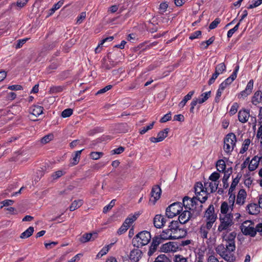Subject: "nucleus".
<instances>
[{
    "label": "nucleus",
    "instance_id": "1",
    "mask_svg": "<svg viewBox=\"0 0 262 262\" xmlns=\"http://www.w3.org/2000/svg\"><path fill=\"white\" fill-rule=\"evenodd\" d=\"M235 246H233L231 244H222L218 245L215 249L216 253L227 262L235 261Z\"/></svg>",
    "mask_w": 262,
    "mask_h": 262
},
{
    "label": "nucleus",
    "instance_id": "2",
    "mask_svg": "<svg viewBox=\"0 0 262 262\" xmlns=\"http://www.w3.org/2000/svg\"><path fill=\"white\" fill-rule=\"evenodd\" d=\"M151 240L150 233L144 230L138 233L132 239V244L137 248L147 245Z\"/></svg>",
    "mask_w": 262,
    "mask_h": 262
},
{
    "label": "nucleus",
    "instance_id": "3",
    "mask_svg": "<svg viewBox=\"0 0 262 262\" xmlns=\"http://www.w3.org/2000/svg\"><path fill=\"white\" fill-rule=\"evenodd\" d=\"M220 224L217 231L221 232L226 231L227 232L231 230V227L234 224L233 214L231 212L228 214L220 215L219 217Z\"/></svg>",
    "mask_w": 262,
    "mask_h": 262
},
{
    "label": "nucleus",
    "instance_id": "4",
    "mask_svg": "<svg viewBox=\"0 0 262 262\" xmlns=\"http://www.w3.org/2000/svg\"><path fill=\"white\" fill-rule=\"evenodd\" d=\"M182 210V204L181 202H174L166 208V215L168 218H172L179 214Z\"/></svg>",
    "mask_w": 262,
    "mask_h": 262
},
{
    "label": "nucleus",
    "instance_id": "5",
    "mask_svg": "<svg viewBox=\"0 0 262 262\" xmlns=\"http://www.w3.org/2000/svg\"><path fill=\"white\" fill-rule=\"evenodd\" d=\"M241 230L245 235L254 237L256 235L254 223L250 221H245L241 226Z\"/></svg>",
    "mask_w": 262,
    "mask_h": 262
},
{
    "label": "nucleus",
    "instance_id": "6",
    "mask_svg": "<svg viewBox=\"0 0 262 262\" xmlns=\"http://www.w3.org/2000/svg\"><path fill=\"white\" fill-rule=\"evenodd\" d=\"M179 231H182L183 232L182 235H172V232L171 230L167 229L163 230L162 233L159 235L163 240L171 239H178L185 237L187 235V231L185 229H180Z\"/></svg>",
    "mask_w": 262,
    "mask_h": 262
},
{
    "label": "nucleus",
    "instance_id": "7",
    "mask_svg": "<svg viewBox=\"0 0 262 262\" xmlns=\"http://www.w3.org/2000/svg\"><path fill=\"white\" fill-rule=\"evenodd\" d=\"M196 213H192L190 210H185L179 215L178 220L181 224H185L190 220H194L196 218Z\"/></svg>",
    "mask_w": 262,
    "mask_h": 262
},
{
    "label": "nucleus",
    "instance_id": "8",
    "mask_svg": "<svg viewBox=\"0 0 262 262\" xmlns=\"http://www.w3.org/2000/svg\"><path fill=\"white\" fill-rule=\"evenodd\" d=\"M161 189L159 185H155L151 191V198L149 202L152 203L153 205L155 204L156 202L160 199L161 194Z\"/></svg>",
    "mask_w": 262,
    "mask_h": 262
},
{
    "label": "nucleus",
    "instance_id": "9",
    "mask_svg": "<svg viewBox=\"0 0 262 262\" xmlns=\"http://www.w3.org/2000/svg\"><path fill=\"white\" fill-rule=\"evenodd\" d=\"M254 81L252 79L250 80L247 83L246 89L237 94V97L239 99H244L250 95L253 89Z\"/></svg>",
    "mask_w": 262,
    "mask_h": 262
},
{
    "label": "nucleus",
    "instance_id": "10",
    "mask_svg": "<svg viewBox=\"0 0 262 262\" xmlns=\"http://www.w3.org/2000/svg\"><path fill=\"white\" fill-rule=\"evenodd\" d=\"M178 249V245L177 243L169 242L166 244H163L160 247V251L167 253L171 251H176Z\"/></svg>",
    "mask_w": 262,
    "mask_h": 262
},
{
    "label": "nucleus",
    "instance_id": "11",
    "mask_svg": "<svg viewBox=\"0 0 262 262\" xmlns=\"http://www.w3.org/2000/svg\"><path fill=\"white\" fill-rule=\"evenodd\" d=\"M138 248H135L130 252L129 258L132 262H138L142 257L143 253Z\"/></svg>",
    "mask_w": 262,
    "mask_h": 262
},
{
    "label": "nucleus",
    "instance_id": "12",
    "mask_svg": "<svg viewBox=\"0 0 262 262\" xmlns=\"http://www.w3.org/2000/svg\"><path fill=\"white\" fill-rule=\"evenodd\" d=\"M167 221L166 217L161 214H157L154 219V225L157 228H162L163 227Z\"/></svg>",
    "mask_w": 262,
    "mask_h": 262
},
{
    "label": "nucleus",
    "instance_id": "13",
    "mask_svg": "<svg viewBox=\"0 0 262 262\" xmlns=\"http://www.w3.org/2000/svg\"><path fill=\"white\" fill-rule=\"evenodd\" d=\"M98 237L97 232L85 233L79 238V241L81 243H85L90 241H93Z\"/></svg>",
    "mask_w": 262,
    "mask_h": 262
},
{
    "label": "nucleus",
    "instance_id": "14",
    "mask_svg": "<svg viewBox=\"0 0 262 262\" xmlns=\"http://www.w3.org/2000/svg\"><path fill=\"white\" fill-rule=\"evenodd\" d=\"M250 117V110L243 109L240 110L238 113V120L243 123H246L248 121V118Z\"/></svg>",
    "mask_w": 262,
    "mask_h": 262
},
{
    "label": "nucleus",
    "instance_id": "15",
    "mask_svg": "<svg viewBox=\"0 0 262 262\" xmlns=\"http://www.w3.org/2000/svg\"><path fill=\"white\" fill-rule=\"evenodd\" d=\"M182 206L185 209L191 211V206L195 205V199L190 198L188 196H185L183 199Z\"/></svg>",
    "mask_w": 262,
    "mask_h": 262
},
{
    "label": "nucleus",
    "instance_id": "16",
    "mask_svg": "<svg viewBox=\"0 0 262 262\" xmlns=\"http://www.w3.org/2000/svg\"><path fill=\"white\" fill-rule=\"evenodd\" d=\"M260 208L261 207L258 204L251 203L247 205L246 210L250 214L255 215L260 212Z\"/></svg>",
    "mask_w": 262,
    "mask_h": 262
},
{
    "label": "nucleus",
    "instance_id": "17",
    "mask_svg": "<svg viewBox=\"0 0 262 262\" xmlns=\"http://www.w3.org/2000/svg\"><path fill=\"white\" fill-rule=\"evenodd\" d=\"M247 193L245 189H241L238 191L237 195L236 203L239 205H243L245 202Z\"/></svg>",
    "mask_w": 262,
    "mask_h": 262
},
{
    "label": "nucleus",
    "instance_id": "18",
    "mask_svg": "<svg viewBox=\"0 0 262 262\" xmlns=\"http://www.w3.org/2000/svg\"><path fill=\"white\" fill-rule=\"evenodd\" d=\"M198 201V200H195V205H193V207L191 206V211L192 212V213H196V217L200 215L202 211L203 207L202 205L203 203H201L200 202L199 203Z\"/></svg>",
    "mask_w": 262,
    "mask_h": 262
},
{
    "label": "nucleus",
    "instance_id": "19",
    "mask_svg": "<svg viewBox=\"0 0 262 262\" xmlns=\"http://www.w3.org/2000/svg\"><path fill=\"white\" fill-rule=\"evenodd\" d=\"M251 102L254 105L262 102V92L260 90H258L254 93L251 98Z\"/></svg>",
    "mask_w": 262,
    "mask_h": 262
},
{
    "label": "nucleus",
    "instance_id": "20",
    "mask_svg": "<svg viewBox=\"0 0 262 262\" xmlns=\"http://www.w3.org/2000/svg\"><path fill=\"white\" fill-rule=\"evenodd\" d=\"M259 162H260V159L259 156H254L250 162L248 166L249 170L251 171L255 170L257 168Z\"/></svg>",
    "mask_w": 262,
    "mask_h": 262
},
{
    "label": "nucleus",
    "instance_id": "21",
    "mask_svg": "<svg viewBox=\"0 0 262 262\" xmlns=\"http://www.w3.org/2000/svg\"><path fill=\"white\" fill-rule=\"evenodd\" d=\"M224 143H228L232 146H235L236 142V136L233 133H229L226 135L224 141Z\"/></svg>",
    "mask_w": 262,
    "mask_h": 262
},
{
    "label": "nucleus",
    "instance_id": "22",
    "mask_svg": "<svg viewBox=\"0 0 262 262\" xmlns=\"http://www.w3.org/2000/svg\"><path fill=\"white\" fill-rule=\"evenodd\" d=\"M202 192H195L196 195L195 196H193L192 199H195V200H198L201 203H205L208 199V193L207 192L206 193H201Z\"/></svg>",
    "mask_w": 262,
    "mask_h": 262
},
{
    "label": "nucleus",
    "instance_id": "23",
    "mask_svg": "<svg viewBox=\"0 0 262 262\" xmlns=\"http://www.w3.org/2000/svg\"><path fill=\"white\" fill-rule=\"evenodd\" d=\"M179 221H172L170 222V225L168 226L169 230H171V232L175 233L176 232L180 231L179 230Z\"/></svg>",
    "mask_w": 262,
    "mask_h": 262
},
{
    "label": "nucleus",
    "instance_id": "24",
    "mask_svg": "<svg viewBox=\"0 0 262 262\" xmlns=\"http://www.w3.org/2000/svg\"><path fill=\"white\" fill-rule=\"evenodd\" d=\"M43 107L39 105H34L30 108L31 114L37 117L43 113Z\"/></svg>",
    "mask_w": 262,
    "mask_h": 262
},
{
    "label": "nucleus",
    "instance_id": "25",
    "mask_svg": "<svg viewBox=\"0 0 262 262\" xmlns=\"http://www.w3.org/2000/svg\"><path fill=\"white\" fill-rule=\"evenodd\" d=\"M140 214L139 213H135L134 214H130L125 220L124 222V223L126 225H129V227H130V225L131 224H132L134 222H135L138 216H139Z\"/></svg>",
    "mask_w": 262,
    "mask_h": 262
},
{
    "label": "nucleus",
    "instance_id": "26",
    "mask_svg": "<svg viewBox=\"0 0 262 262\" xmlns=\"http://www.w3.org/2000/svg\"><path fill=\"white\" fill-rule=\"evenodd\" d=\"M194 92L193 91L189 92L183 98V99L179 103V106L181 108L183 107L187 102L189 100L193 95L194 94Z\"/></svg>",
    "mask_w": 262,
    "mask_h": 262
},
{
    "label": "nucleus",
    "instance_id": "27",
    "mask_svg": "<svg viewBox=\"0 0 262 262\" xmlns=\"http://www.w3.org/2000/svg\"><path fill=\"white\" fill-rule=\"evenodd\" d=\"M236 235V233L235 232H232L230 233L227 237V238L225 239V244H231L233 246H235V238Z\"/></svg>",
    "mask_w": 262,
    "mask_h": 262
},
{
    "label": "nucleus",
    "instance_id": "28",
    "mask_svg": "<svg viewBox=\"0 0 262 262\" xmlns=\"http://www.w3.org/2000/svg\"><path fill=\"white\" fill-rule=\"evenodd\" d=\"M242 175L240 174H238L236 178H235L231 183V185L230 186V187L229 190L228 194H230L232 192V191L235 189V188L236 186L237 185V184L239 182V180L240 178H241Z\"/></svg>",
    "mask_w": 262,
    "mask_h": 262
},
{
    "label": "nucleus",
    "instance_id": "29",
    "mask_svg": "<svg viewBox=\"0 0 262 262\" xmlns=\"http://www.w3.org/2000/svg\"><path fill=\"white\" fill-rule=\"evenodd\" d=\"M83 204L82 200H75L69 207L71 211H73L76 209L79 208Z\"/></svg>",
    "mask_w": 262,
    "mask_h": 262
},
{
    "label": "nucleus",
    "instance_id": "30",
    "mask_svg": "<svg viewBox=\"0 0 262 262\" xmlns=\"http://www.w3.org/2000/svg\"><path fill=\"white\" fill-rule=\"evenodd\" d=\"M34 230L33 227H29L26 231L23 232L20 237L21 238H26L31 236L33 233Z\"/></svg>",
    "mask_w": 262,
    "mask_h": 262
},
{
    "label": "nucleus",
    "instance_id": "31",
    "mask_svg": "<svg viewBox=\"0 0 262 262\" xmlns=\"http://www.w3.org/2000/svg\"><path fill=\"white\" fill-rule=\"evenodd\" d=\"M226 166L225 162L222 159L219 160L216 163V167L219 172H224L225 170Z\"/></svg>",
    "mask_w": 262,
    "mask_h": 262
},
{
    "label": "nucleus",
    "instance_id": "32",
    "mask_svg": "<svg viewBox=\"0 0 262 262\" xmlns=\"http://www.w3.org/2000/svg\"><path fill=\"white\" fill-rule=\"evenodd\" d=\"M64 89V86L58 85V86H52L50 88L49 93L50 94H56L58 93L61 92Z\"/></svg>",
    "mask_w": 262,
    "mask_h": 262
},
{
    "label": "nucleus",
    "instance_id": "33",
    "mask_svg": "<svg viewBox=\"0 0 262 262\" xmlns=\"http://www.w3.org/2000/svg\"><path fill=\"white\" fill-rule=\"evenodd\" d=\"M209 231L208 229L201 225L199 230V235L203 239L207 238Z\"/></svg>",
    "mask_w": 262,
    "mask_h": 262
},
{
    "label": "nucleus",
    "instance_id": "34",
    "mask_svg": "<svg viewBox=\"0 0 262 262\" xmlns=\"http://www.w3.org/2000/svg\"><path fill=\"white\" fill-rule=\"evenodd\" d=\"M64 1H60L56 4H54L53 6V7L50 9L49 11L50 13L48 15V16H50L52 15L56 10L59 9L63 4Z\"/></svg>",
    "mask_w": 262,
    "mask_h": 262
},
{
    "label": "nucleus",
    "instance_id": "35",
    "mask_svg": "<svg viewBox=\"0 0 262 262\" xmlns=\"http://www.w3.org/2000/svg\"><path fill=\"white\" fill-rule=\"evenodd\" d=\"M117 129L121 133H126L129 130V127L127 123H120L117 126Z\"/></svg>",
    "mask_w": 262,
    "mask_h": 262
},
{
    "label": "nucleus",
    "instance_id": "36",
    "mask_svg": "<svg viewBox=\"0 0 262 262\" xmlns=\"http://www.w3.org/2000/svg\"><path fill=\"white\" fill-rule=\"evenodd\" d=\"M154 262H172L165 254H160L157 257Z\"/></svg>",
    "mask_w": 262,
    "mask_h": 262
},
{
    "label": "nucleus",
    "instance_id": "37",
    "mask_svg": "<svg viewBox=\"0 0 262 262\" xmlns=\"http://www.w3.org/2000/svg\"><path fill=\"white\" fill-rule=\"evenodd\" d=\"M169 131L168 128L164 129L163 130L159 132L157 136L159 138V139L162 141L165 138L167 137L168 133Z\"/></svg>",
    "mask_w": 262,
    "mask_h": 262
},
{
    "label": "nucleus",
    "instance_id": "38",
    "mask_svg": "<svg viewBox=\"0 0 262 262\" xmlns=\"http://www.w3.org/2000/svg\"><path fill=\"white\" fill-rule=\"evenodd\" d=\"M205 187L201 182H197L194 186V192H202V193H206L207 191L204 190Z\"/></svg>",
    "mask_w": 262,
    "mask_h": 262
},
{
    "label": "nucleus",
    "instance_id": "39",
    "mask_svg": "<svg viewBox=\"0 0 262 262\" xmlns=\"http://www.w3.org/2000/svg\"><path fill=\"white\" fill-rule=\"evenodd\" d=\"M251 141L249 139H245L244 143L243 144V146L242 148L240 150L239 153L240 154H244L245 152H246L248 149V147L250 144Z\"/></svg>",
    "mask_w": 262,
    "mask_h": 262
},
{
    "label": "nucleus",
    "instance_id": "40",
    "mask_svg": "<svg viewBox=\"0 0 262 262\" xmlns=\"http://www.w3.org/2000/svg\"><path fill=\"white\" fill-rule=\"evenodd\" d=\"M229 209V207L228 203L226 202H223L221 206V212L222 215L228 214L227 212Z\"/></svg>",
    "mask_w": 262,
    "mask_h": 262
},
{
    "label": "nucleus",
    "instance_id": "41",
    "mask_svg": "<svg viewBox=\"0 0 262 262\" xmlns=\"http://www.w3.org/2000/svg\"><path fill=\"white\" fill-rule=\"evenodd\" d=\"M173 262H188L187 258L180 254L175 255L173 257Z\"/></svg>",
    "mask_w": 262,
    "mask_h": 262
},
{
    "label": "nucleus",
    "instance_id": "42",
    "mask_svg": "<svg viewBox=\"0 0 262 262\" xmlns=\"http://www.w3.org/2000/svg\"><path fill=\"white\" fill-rule=\"evenodd\" d=\"M82 150L76 151L75 153L74 157L73 158V162H72L73 165H75L78 164L79 161L80 155Z\"/></svg>",
    "mask_w": 262,
    "mask_h": 262
},
{
    "label": "nucleus",
    "instance_id": "43",
    "mask_svg": "<svg viewBox=\"0 0 262 262\" xmlns=\"http://www.w3.org/2000/svg\"><path fill=\"white\" fill-rule=\"evenodd\" d=\"M113 245V244H111L103 247L100 251V252L98 253L97 256H102L103 255L106 254L108 252L110 248L112 247V246Z\"/></svg>",
    "mask_w": 262,
    "mask_h": 262
},
{
    "label": "nucleus",
    "instance_id": "44",
    "mask_svg": "<svg viewBox=\"0 0 262 262\" xmlns=\"http://www.w3.org/2000/svg\"><path fill=\"white\" fill-rule=\"evenodd\" d=\"M73 112V110L72 108H67L63 110L61 113V117L63 118H67L71 116Z\"/></svg>",
    "mask_w": 262,
    "mask_h": 262
},
{
    "label": "nucleus",
    "instance_id": "45",
    "mask_svg": "<svg viewBox=\"0 0 262 262\" xmlns=\"http://www.w3.org/2000/svg\"><path fill=\"white\" fill-rule=\"evenodd\" d=\"M216 71L219 72L220 73H223L226 70V66L224 62L217 64L215 68Z\"/></svg>",
    "mask_w": 262,
    "mask_h": 262
},
{
    "label": "nucleus",
    "instance_id": "46",
    "mask_svg": "<svg viewBox=\"0 0 262 262\" xmlns=\"http://www.w3.org/2000/svg\"><path fill=\"white\" fill-rule=\"evenodd\" d=\"M66 173V172L63 170H58L56 172H54L52 174V177L53 178V180H56L59 178H60L61 176L64 175Z\"/></svg>",
    "mask_w": 262,
    "mask_h": 262
},
{
    "label": "nucleus",
    "instance_id": "47",
    "mask_svg": "<svg viewBox=\"0 0 262 262\" xmlns=\"http://www.w3.org/2000/svg\"><path fill=\"white\" fill-rule=\"evenodd\" d=\"M128 228L129 225H126L125 224L123 223L122 225L118 230L117 233L119 235H121L123 233H125Z\"/></svg>",
    "mask_w": 262,
    "mask_h": 262
},
{
    "label": "nucleus",
    "instance_id": "48",
    "mask_svg": "<svg viewBox=\"0 0 262 262\" xmlns=\"http://www.w3.org/2000/svg\"><path fill=\"white\" fill-rule=\"evenodd\" d=\"M204 187L206 191L208 188H209L210 190V193H213L215 192V186H213V184L212 182L204 183Z\"/></svg>",
    "mask_w": 262,
    "mask_h": 262
},
{
    "label": "nucleus",
    "instance_id": "49",
    "mask_svg": "<svg viewBox=\"0 0 262 262\" xmlns=\"http://www.w3.org/2000/svg\"><path fill=\"white\" fill-rule=\"evenodd\" d=\"M116 202V200H112L108 205L105 206L103 208V212L104 213H106L108 211L110 210L115 205V203Z\"/></svg>",
    "mask_w": 262,
    "mask_h": 262
},
{
    "label": "nucleus",
    "instance_id": "50",
    "mask_svg": "<svg viewBox=\"0 0 262 262\" xmlns=\"http://www.w3.org/2000/svg\"><path fill=\"white\" fill-rule=\"evenodd\" d=\"M103 154L102 152L93 151L91 152L90 157L93 160H98Z\"/></svg>",
    "mask_w": 262,
    "mask_h": 262
},
{
    "label": "nucleus",
    "instance_id": "51",
    "mask_svg": "<svg viewBox=\"0 0 262 262\" xmlns=\"http://www.w3.org/2000/svg\"><path fill=\"white\" fill-rule=\"evenodd\" d=\"M239 25H240V23H238L236 25H235V26L233 28L230 29L228 31V33H227V37L228 38L231 37V36L233 35V34L238 30Z\"/></svg>",
    "mask_w": 262,
    "mask_h": 262
},
{
    "label": "nucleus",
    "instance_id": "52",
    "mask_svg": "<svg viewBox=\"0 0 262 262\" xmlns=\"http://www.w3.org/2000/svg\"><path fill=\"white\" fill-rule=\"evenodd\" d=\"M53 138V135L52 134H49L44 136L41 139V142L43 144H46L49 142Z\"/></svg>",
    "mask_w": 262,
    "mask_h": 262
},
{
    "label": "nucleus",
    "instance_id": "53",
    "mask_svg": "<svg viewBox=\"0 0 262 262\" xmlns=\"http://www.w3.org/2000/svg\"><path fill=\"white\" fill-rule=\"evenodd\" d=\"M221 20L219 18H216L209 25V28L210 30L215 29L220 23Z\"/></svg>",
    "mask_w": 262,
    "mask_h": 262
},
{
    "label": "nucleus",
    "instance_id": "54",
    "mask_svg": "<svg viewBox=\"0 0 262 262\" xmlns=\"http://www.w3.org/2000/svg\"><path fill=\"white\" fill-rule=\"evenodd\" d=\"M154 124H155V122L154 121L151 123H150L149 125H147V126L143 127V128L140 130V134L141 135L144 134L148 130L152 129L154 126Z\"/></svg>",
    "mask_w": 262,
    "mask_h": 262
},
{
    "label": "nucleus",
    "instance_id": "55",
    "mask_svg": "<svg viewBox=\"0 0 262 262\" xmlns=\"http://www.w3.org/2000/svg\"><path fill=\"white\" fill-rule=\"evenodd\" d=\"M238 108V104L237 103L235 102L231 106V108L229 111V114L231 116L235 114V113L237 111V108Z\"/></svg>",
    "mask_w": 262,
    "mask_h": 262
},
{
    "label": "nucleus",
    "instance_id": "56",
    "mask_svg": "<svg viewBox=\"0 0 262 262\" xmlns=\"http://www.w3.org/2000/svg\"><path fill=\"white\" fill-rule=\"evenodd\" d=\"M163 239L159 236H155L152 240L151 244H155L157 247L162 242Z\"/></svg>",
    "mask_w": 262,
    "mask_h": 262
},
{
    "label": "nucleus",
    "instance_id": "57",
    "mask_svg": "<svg viewBox=\"0 0 262 262\" xmlns=\"http://www.w3.org/2000/svg\"><path fill=\"white\" fill-rule=\"evenodd\" d=\"M202 32L200 30L195 31L194 32L191 33L189 36V39L191 40L194 39L195 38H199L200 36H201Z\"/></svg>",
    "mask_w": 262,
    "mask_h": 262
},
{
    "label": "nucleus",
    "instance_id": "58",
    "mask_svg": "<svg viewBox=\"0 0 262 262\" xmlns=\"http://www.w3.org/2000/svg\"><path fill=\"white\" fill-rule=\"evenodd\" d=\"M211 214H215L214 213V206L212 204L210 205L207 209L206 210L205 216Z\"/></svg>",
    "mask_w": 262,
    "mask_h": 262
},
{
    "label": "nucleus",
    "instance_id": "59",
    "mask_svg": "<svg viewBox=\"0 0 262 262\" xmlns=\"http://www.w3.org/2000/svg\"><path fill=\"white\" fill-rule=\"evenodd\" d=\"M224 176L222 180H228L230 174L232 172V168L230 167L228 168L227 170H225L224 171Z\"/></svg>",
    "mask_w": 262,
    "mask_h": 262
},
{
    "label": "nucleus",
    "instance_id": "60",
    "mask_svg": "<svg viewBox=\"0 0 262 262\" xmlns=\"http://www.w3.org/2000/svg\"><path fill=\"white\" fill-rule=\"evenodd\" d=\"M125 150V148L122 146H120L118 148H115L111 151L112 155L120 154L122 153Z\"/></svg>",
    "mask_w": 262,
    "mask_h": 262
},
{
    "label": "nucleus",
    "instance_id": "61",
    "mask_svg": "<svg viewBox=\"0 0 262 262\" xmlns=\"http://www.w3.org/2000/svg\"><path fill=\"white\" fill-rule=\"evenodd\" d=\"M28 1V0H17L16 3L13 4V5H16L19 8H21L26 5Z\"/></svg>",
    "mask_w": 262,
    "mask_h": 262
},
{
    "label": "nucleus",
    "instance_id": "62",
    "mask_svg": "<svg viewBox=\"0 0 262 262\" xmlns=\"http://www.w3.org/2000/svg\"><path fill=\"white\" fill-rule=\"evenodd\" d=\"M220 175L217 172H213L209 177V179L212 181L216 182L220 178Z\"/></svg>",
    "mask_w": 262,
    "mask_h": 262
},
{
    "label": "nucleus",
    "instance_id": "63",
    "mask_svg": "<svg viewBox=\"0 0 262 262\" xmlns=\"http://www.w3.org/2000/svg\"><path fill=\"white\" fill-rule=\"evenodd\" d=\"M234 147V146H232L228 143H224V150L227 153L231 152L233 150Z\"/></svg>",
    "mask_w": 262,
    "mask_h": 262
},
{
    "label": "nucleus",
    "instance_id": "64",
    "mask_svg": "<svg viewBox=\"0 0 262 262\" xmlns=\"http://www.w3.org/2000/svg\"><path fill=\"white\" fill-rule=\"evenodd\" d=\"M86 17V12H82L77 17V24H80Z\"/></svg>",
    "mask_w": 262,
    "mask_h": 262
}]
</instances>
